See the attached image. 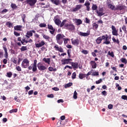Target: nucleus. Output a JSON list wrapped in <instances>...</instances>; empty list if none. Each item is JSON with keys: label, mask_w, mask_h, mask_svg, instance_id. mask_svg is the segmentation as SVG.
I'll return each instance as SVG.
<instances>
[{"label": "nucleus", "mask_w": 127, "mask_h": 127, "mask_svg": "<svg viewBox=\"0 0 127 127\" xmlns=\"http://www.w3.org/2000/svg\"><path fill=\"white\" fill-rule=\"evenodd\" d=\"M29 60L27 59H24L22 62L21 66L23 68H28L29 70H32L33 72H36L37 71V60L34 61L33 64L29 66Z\"/></svg>", "instance_id": "1"}, {"label": "nucleus", "mask_w": 127, "mask_h": 127, "mask_svg": "<svg viewBox=\"0 0 127 127\" xmlns=\"http://www.w3.org/2000/svg\"><path fill=\"white\" fill-rule=\"evenodd\" d=\"M103 40H105L103 43V44H106V45L111 44V41L109 40V36L108 34H106V35H103L102 36L98 37L96 40V42L97 44H101Z\"/></svg>", "instance_id": "2"}, {"label": "nucleus", "mask_w": 127, "mask_h": 127, "mask_svg": "<svg viewBox=\"0 0 127 127\" xmlns=\"http://www.w3.org/2000/svg\"><path fill=\"white\" fill-rule=\"evenodd\" d=\"M107 6H108L109 8H110V9H112V10H120V11H123L124 10H126V8H127V7L125 5H116V7L112 4L111 3H110L109 2L107 3Z\"/></svg>", "instance_id": "3"}, {"label": "nucleus", "mask_w": 127, "mask_h": 127, "mask_svg": "<svg viewBox=\"0 0 127 127\" xmlns=\"http://www.w3.org/2000/svg\"><path fill=\"white\" fill-rule=\"evenodd\" d=\"M65 36L64 35L62 34H58L56 36V39L57 40V42L59 45H62L63 44V39Z\"/></svg>", "instance_id": "4"}, {"label": "nucleus", "mask_w": 127, "mask_h": 127, "mask_svg": "<svg viewBox=\"0 0 127 127\" xmlns=\"http://www.w3.org/2000/svg\"><path fill=\"white\" fill-rule=\"evenodd\" d=\"M64 27L69 31H73L75 30V25L72 23H66L64 25Z\"/></svg>", "instance_id": "5"}, {"label": "nucleus", "mask_w": 127, "mask_h": 127, "mask_svg": "<svg viewBox=\"0 0 127 127\" xmlns=\"http://www.w3.org/2000/svg\"><path fill=\"white\" fill-rule=\"evenodd\" d=\"M25 2L30 6H34L37 2V0H26Z\"/></svg>", "instance_id": "6"}, {"label": "nucleus", "mask_w": 127, "mask_h": 127, "mask_svg": "<svg viewBox=\"0 0 127 127\" xmlns=\"http://www.w3.org/2000/svg\"><path fill=\"white\" fill-rule=\"evenodd\" d=\"M37 67L40 71H44V70H46L47 69L46 66L42 65V63H39L37 64Z\"/></svg>", "instance_id": "7"}, {"label": "nucleus", "mask_w": 127, "mask_h": 127, "mask_svg": "<svg viewBox=\"0 0 127 127\" xmlns=\"http://www.w3.org/2000/svg\"><path fill=\"white\" fill-rule=\"evenodd\" d=\"M73 60L72 59H64L63 60H62V63L63 65H65L67 64H71V62L70 61H72Z\"/></svg>", "instance_id": "8"}, {"label": "nucleus", "mask_w": 127, "mask_h": 127, "mask_svg": "<svg viewBox=\"0 0 127 127\" xmlns=\"http://www.w3.org/2000/svg\"><path fill=\"white\" fill-rule=\"evenodd\" d=\"M48 29L51 30L50 31V33H51V34L55 36V34H54V33L55 32V29L54 28H53V26H52V25L48 24Z\"/></svg>", "instance_id": "9"}, {"label": "nucleus", "mask_w": 127, "mask_h": 127, "mask_svg": "<svg viewBox=\"0 0 127 127\" xmlns=\"http://www.w3.org/2000/svg\"><path fill=\"white\" fill-rule=\"evenodd\" d=\"M91 34V31L88 30L86 33H83L82 32H80L79 33V35H80V36H84V37H87L89 36Z\"/></svg>", "instance_id": "10"}, {"label": "nucleus", "mask_w": 127, "mask_h": 127, "mask_svg": "<svg viewBox=\"0 0 127 127\" xmlns=\"http://www.w3.org/2000/svg\"><path fill=\"white\" fill-rule=\"evenodd\" d=\"M35 45L36 48H40V47H42V46L45 45V42L43 40H42L39 43H35Z\"/></svg>", "instance_id": "11"}, {"label": "nucleus", "mask_w": 127, "mask_h": 127, "mask_svg": "<svg viewBox=\"0 0 127 127\" xmlns=\"http://www.w3.org/2000/svg\"><path fill=\"white\" fill-rule=\"evenodd\" d=\"M111 28L112 29V34L113 35H114L115 36H118V30H117V28H116V27L114 25H112L111 26Z\"/></svg>", "instance_id": "12"}, {"label": "nucleus", "mask_w": 127, "mask_h": 127, "mask_svg": "<svg viewBox=\"0 0 127 127\" xmlns=\"http://www.w3.org/2000/svg\"><path fill=\"white\" fill-rule=\"evenodd\" d=\"M54 48L56 50V51H59V52H61V53H63L64 52V50H63V48L62 47H59L58 45H56Z\"/></svg>", "instance_id": "13"}, {"label": "nucleus", "mask_w": 127, "mask_h": 127, "mask_svg": "<svg viewBox=\"0 0 127 127\" xmlns=\"http://www.w3.org/2000/svg\"><path fill=\"white\" fill-rule=\"evenodd\" d=\"M3 49L4 51V57H5L6 59H7L8 58V53L7 52V48H6V47L4 46H3Z\"/></svg>", "instance_id": "14"}, {"label": "nucleus", "mask_w": 127, "mask_h": 127, "mask_svg": "<svg viewBox=\"0 0 127 127\" xmlns=\"http://www.w3.org/2000/svg\"><path fill=\"white\" fill-rule=\"evenodd\" d=\"M71 43L73 45H79L80 43L79 39H76L74 40V39L72 38L71 39Z\"/></svg>", "instance_id": "15"}, {"label": "nucleus", "mask_w": 127, "mask_h": 127, "mask_svg": "<svg viewBox=\"0 0 127 127\" xmlns=\"http://www.w3.org/2000/svg\"><path fill=\"white\" fill-rule=\"evenodd\" d=\"M89 64H90L93 69H96L97 68V63L95 61H91Z\"/></svg>", "instance_id": "16"}, {"label": "nucleus", "mask_w": 127, "mask_h": 127, "mask_svg": "<svg viewBox=\"0 0 127 127\" xmlns=\"http://www.w3.org/2000/svg\"><path fill=\"white\" fill-rule=\"evenodd\" d=\"M82 5L81 4H77L76 5L75 8H73L72 9V10H71V11H78V10H79V9H81V8H82Z\"/></svg>", "instance_id": "17"}, {"label": "nucleus", "mask_w": 127, "mask_h": 127, "mask_svg": "<svg viewBox=\"0 0 127 127\" xmlns=\"http://www.w3.org/2000/svg\"><path fill=\"white\" fill-rule=\"evenodd\" d=\"M74 21L75 23H76V25L77 26L80 25V24H82V23H83V21L80 19L75 18Z\"/></svg>", "instance_id": "18"}, {"label": "nucleus", "mask_w": 127, "mask_h": 127, "mask_svg": "<svg viewBox=\"0 0 127 127\" xmlns=\"http://www.w3.org/2000/svg\"><path fill=\"white\" fill-rule=\"evenodd\" d=\"M90 4H91V3L89 1H86L84 3V5H85V6L86 7V10H87V11H90Z\"/></svg>", "instance_id": "19"}, {"label": "nucleus", "mask_w": 127, "mask_h": 127, "mask_svg": "<svg viewBox=\"0 0 127 127\" xmlns=\"http://www.w3.org/2000/svg\"><path fill=\"white\" fill-rule=\"evenodd\" d=\"M36 31L34 30H30V31H28L26 32L27 35H29V36H33V33H35Z\"/></svg>", "instance_id": "20"}, {"label": "nucleus", "mask_w": 127, "mask_h": 127, "mask_svg": "<svg viewBox=\"0 0 127 127\" xmlns=\"http://www.w3.org/2000/svg\"><path fill=\"white\" fill-rule=\"evenodd\" d=\"M70 64L73 67V69H77L78 66V63H74V62H71Z\"/></svg>", "instance_id": "21"}, {"label": "nucleus", "mask_w": 127, "mask_h": 127, "mask_svg": "<svg viewBox=\"0 0 127 127\" xmlns=\"http://www.w3.org/2000/svg\"><path fill=\"white\" fill-rule=\"evenodd\" d=\"M15 30H17L18 31H21L22 30V26L21 25H17L14 27Z\"/></svg>", "instance_id": "22"}, {"label": "nucleus", "mask_w": 127, "mask_h": 127, "mask_svg": "<svg viewBox=\"0 0 127 127\" xmlns=\"http://www.w3.org/2000/svg\"><path fill=\"white\" fill-rule=\"evenodd\" d=\"M96 53H100V51L98 50H94V52L91 53V55L93 57H97V54Z\"/></svg>", "instance_id": "23"}, {"label": "nucleus", "mask_w": 127, "mask_h": 127, "mask_svg": "<svg viewBox=\"0 0 127 127\" xmlns=\"http://www.w3.org/2000/svg\"><path fill=\"white\" fill-rule=\"evenodd\" d=\"M43 61L44 62H45V63H47V64H50V58H44V59H43Z\"/></svg>", "instance_id": "24"}, {"label": "nucleus", "mask_w": 127, "mask_h": 127, "mask_svg": "<svg viewBox=\"0 0 127 127\" xmlns=\"http://www.w3.org/2000/svg\"><path fill=\"white\" fill-rule=\"evenodd\" d=\"M98 28H99V25H98L96 23H94L93 25V30H98Z\"/></svg>", "instance_id": "25"}, {"label": "nucleus", "mask_w": 127, "mask_h": 127, "mask_svg": "<svg viewBox=\"0 0 127 127\" xmlns=\"http://www.w3.org/2000/svg\"><path fill=\"white\" fill-rule=\"evenodd\" d=\"M54 22L57 25H60L61 24V20L58 18L55 19Z\"/></svg>", "instance_id": "26"}, {"label": "nucleus", "mask_w": 127, "mask_h": 127, "mask_svg": "<svg viewBox=\"0 0 127 127\" xmlns=\"http://www.w3.org/2000/svg\"><path fill=\"white\" fill-rule=\"evenodd\" d=\"M27 39L25 37V36H23L22 38V45H25V43H27Z\"/></svg>", "instance_id": "27"}, {"label": "nucleus", "mask_w": 127, "mask_h": 127, "mask_svg": "<svg viewBox=\"0 0 127 127\" xmlns=\"http://www.w3.org/2000/svg\"><path fill=\"white\" fill-rule=\"evenodd\" d=\"M17 40H18V41H20L21 42V43L20 42H17V45L20 46V47L21 46V44H22V39L21 40V37H18Z\"/></svg>", "instance_id": "28"}, {"label": "nucleus", "mask_w": 127, "mask_h": 127, "mask_svg": "<svg viewBox=\"0 0 127 127\" xmlns=\"http://www.w3.org/2000/svg\"><path fill=\"white\" fill-rule=\"evenodd\" d=\"M112 40L114 43H117V44H120V40L119 39H116L115 37H112Z\"/></svg>", "instance_id": "29"}, {"label": "nucleus", "mask_w": 127, "mask_h": 127, "mask_svg": "<svg viewBox=\"0 0 127 127\" xmlns=\"http://www.w3.org/2000/svg\"><path fill=\"white\" fill-rule=\"evenodd\" d=\"M87 75L85 74L84 73H79V79H83V78H86Z\"/></svg>", "instance_id": "30"}, {"label": "nucleus", "mask_w": 127, "mask_h": 127, "mask_svg": "<svg viewBox=\"0 0 127 127\" xmlns=\"http://www.w3.org/2000/svg\"><path fill=\"white\" fill-rule=\"evenodd\" d=\"M42 36H43L44 39H46L47 40H50V37L47 36L44 34H42Z\"/></svg>", "instance_id": "31"}, {"label": "nucleus", "mask_w": 127, "mask_h": 127, "mask_svg": "<svg viewBox=\"0 0 127 127\" xmlns=\"http://www.w3.org/2000/svg\"><path fill=\"white\" fill-rule=\"evenodd\" d=\"M66 22H67V20L64 19L63 20L62 22L60 25V27H63V26L65 27V24H66Z\"/></svg>", "instance_id": "32"}, {"label": "nucleus", "mask_w": 127, "mask_h": 127, "mask_svg": "<svg viewBox=\"0 0 127 127\" xmlns=\"http://www.w3.org/2000/svg\"><path fill=\"white\" fill-rule=\"evenodd\" d=\"M10 6L12 9H16V8H17V6L15 3H11Z\"/></svg>", "instance_id": "33"}, {"label": "nucleus", "mask_w": 127, "mask_h": 127, "mask_svg": "<svg viewBox=\"0 0 127 127\" xmlns=\"http://www.w3.org/2000/svg\"><path fill=\"white\" fill-rule=\"evenodd\" d=\"M120 60L122 63H124V64H127V59L122 58H121V59Z\"/></svg>", "instance_id": "34"}, {"label": "nucleus", "mask_w": 127, "mask_h": 127, "mask_svg": "<svg viewBox=\"0 0 127 127\" xmlns=\"http://www.w3.org/2000/svg\"><path fill=\"white\" fill-rule=\"evenodd\" d=\"M20 50L21 52H23V51H26L27 50V47L26 46H22L20 48Z\"/></svg>", "instance_id": "35"}, {"label": "nucleus", "mask_w": 127, "mask_h": 127, "mask_svg": "<svg viewBox=\"0 0 127 127\" xmlns=\"http://www.w3.org/2000/svg\"><path fill=\"white\" fill-rule=\"evenodd\" d=\"M6 76V77H8V78H11V76H12V72H11V71L7 72Z\"/></svg>", "instance_id": "36"}, {"label": "nucleus", "mask_w": 127, "mask_h": 127, "mask_svg": "<svg viewBox=\"0 0 127 127\" xmlns=\"http://www.w3.org/2000/svg\"><path fill=\"white\" fill-rule=\"evenodd\" d=\"M92 10H97L98 9V6L96 4H93L92 6Z\"/></svg>", "instance_id": "37"}, {"label": "nucleus", "mask_w": 127, "mask_h": 127, "mask_svg": "<svg viewBox=\"0 0 127 127\" xmlns=\"http://www.w3.org/2000/svg\"><path fill=\"white\" fill-rule=\"evenodd\" d=\"M96 13L98 14V16H102V15H104V14H105V13L103 12H100L98 10L96 11Z\"/></svg>", "instance_id": "38"}, {"label": "nucleus", "mask_w": 127, "mask_h": 127, "mask_svg": "<svg viewBox=\"0 0 127 127\" xmlns=\"http://www.w3.org/2000/svg\"><path fill=\"white\" fill-rule=\"evenodd\" d=\"M63 41L64 44H67L68 43V41H70V39L64 38Z\"/></svg>", "instance_id": "39"}, {"label": "nucleus", "mask_w": 127, "mask_h": 127, "mask_svg": "<svg viewBox=\"0 0 127 127\" xmlns=\"http://www.w3.org/2000/svg\"><path fill=\"white\" fill-rule=\"evenodd\" d=\"M72 85H73V83L72 82H69L65 85L64 88H69V87H71Z\"/></svg>", "instance_id": "40"}, {"label": "nucleus", "mask_w": 127, "mask_h": 127, "mask_svg": "<svg viewBox=\"0 0 127 127\" xmlns=\"http://www.w3.org/2000/svg\"><path fill=\"white\" fill-rule=\"evenodd\" d=\"M67 54L68 56V58L70 59L71 58V50L69 49L67 51Z\"/></svg>", "instance_id": "41"}, {"label": "nucleus", "mask_w": 127, "mask_h": 127, "mask_svg": "<svg viewBox=\"0 0 127 127\" xmlns=\"http://www.w3.org/2000/svg\"><path fill=\"white\" fill-rule=\"evenodd\" d=\"M6 25H7L9 28L12 27V23H11L10 22H7L6 23Z\"/></svg>", "instance_id": "42"}, {"label": "nucleus", "mask_w": 127, "mask_h": 127, "mask_svg": "<svg viewBox=\"0 0 127 127\" xmlns=\"http://www.w3.org/2000/svg\"><path fill=\"white\" fill-rule=\"evenodd\" d=\"M54 3L56 4V5H59L60 4V0H55L54 1Z\"/></svg>", "instance_id": "43"}, {"label": "nucleus", "mask_w": 127, "mask_h": 127, "mask_svg": "<svg viewBox=\"0 0 127 127\" xmlns=\"http://www.w3.org/2000/svg\"><path fill=\"white\" fill-rule=\"evenodd\" d=\"M21 18L22 19L23 22H25V18H26V15H25V14H23V15H22Z\"/></svg>", "instance_id": "44"}, {"label": "nucleus", "mask_w": 127, "mask_h": 127, "mask_svg": "<svg viewBox=\"0 0 127 127\" xmlns=\"http://www.w3.org/2000/svg\"><path fill=\"white\" fill-rule=\"evenodd\" d=\"M10 114H12V113H17V109H12L9 111Z\"/></svg>", "instance_id": "45"}, {"label": "nucleus", "mask_w": 127, "mask_h": 127, "mask_svg": "<svg viewBox=\"0 0 127 127\" xmlns=\"http://www.w3.org/2000/svg\"><path fill=\"white\" fill-rule=\"evenodd\" d=\"M122 29L123 30V31L125 33H127V26H126V25H123L122 26Z\"/></svg>", "instance_id": "46"}, {"label": "nucleus", "mask_w": 127, "mask_h": 127, "mask_svg": "<svg viewBox=\"0 0 127 127\" xmlns=\"http://www.w3.org/2000/svg\"><path fill=\"white\" fill-rule=\"evenodd\" d=\"M108 55H110V56L113 58L115 57V55L114 54L113 52H108Z\"/></svg>", "instance_id": "47"}, {"label": "nucleus", "mask_w": 127, "mask_h": 127, "mask_svg": "<svg viewBox=\"0 0 127 127\" xmlns=\"http://www.w3.org/2000/svg\"><path fill=\"white\" fill-rule=\"evenodd\" d=\"M76 76H77L76 72H74L73 73H72V74L71 75L72 79H76Z\"/></svg>", "instance_id": "48"}, {"label": "nucleus", "mask_w": 127, "mask_h": 127, "mask_svg": "<svg viewBox=\"0 0 127 127\" xmlns=\"http://www.w3.org/2000/svg\"><path fill=\"white\" fill-rule=\"evenodd\" d=\"M40 27H46V24L45 23H41L39 24Z\"/></svg>", "instance_id": "49"}, {"label": "nucleus", "mask_w": 127, "mask_h": 127, "mask_svg": "<svg viewBox=\"0 0 127 127\" xmlns=\"http://www.w3.org/2000/svg\"><path fill=\"white\" fill-rule=\"evenodd\" d=\"M77 95H78V93H77V91H75L73 94V98L76 99H77Z\"/></svg>", "instance_id": "50"}, {"label": "nucleus", "mask_w": 127, "mask_h": 127, "mask_svg": "<svg viewBox=\"0 0 127 127\" xmlns=\"http://www.w3.org/2000/svg\"><path fill=\"white\" fill-rule=\"evenodd\" d=\"M91 75L92 76H99V72L94 71Z\"/></svg>", "instance_id": "51"}, {"label": "nucleus", "mask_w": 127, "mask_h": 127, "mask_svg": "<svg viewBox=\"0 0 127 127\" xmlns=\"http://www.w3.org/2000/svg\"><path fill=\"white\" fill-rule=\"evenodd\" d=\"M82 53H83V54L87 55L89 53V51L86 50H82Z\"/></svg>", "instance_id": "52"}, {"label": "nucleus", "mask_w": 127, "mask_h": 127, "mask_svg": "<svg viewBox=\"0 0 127 127\" xmlns=\"http://www.w3.org/2000/svg\"><path fill=\"white\" fill-rule=\"evenodd\" d=\"M16 70L19 71V72L21 71V67L19 66H17L16 67Z\"/></svg>", "instance_id": "53"}, {"label": "nucleus", "mask_w": 127, "mask_h": 127, "mask_svg": "<svg viewBox=\"0 0 127 127\" xmlns=\"http://www.w3.org/2000/svg\"><path fill=\"white\" fill-rule=\"evenodd\" d=\"M7 11H8V10H7V9H4L1 11V13L3 14V13L7 12Z\"/></svg>", "instance_id": "54"}, {"label": "nucleus", "mask_w": 127, "mask_h": 127, "mask_svg": "<svg viewBox=\"0 0 127 127\" xmlns=\"http://www.w3.org/2000/svg\"><path fill=\"white\" fill-rule=\"evenodd\" d=\"M103 82V79L100 78L99 80L96 81V84H100Z\"/></svg>", "instance_id": "55"}, {"label": "nucleus", "mask_w": 127, "mask_h": 127, "mask_svg": "<svg viewBox=\"0 0 127 127\" xmlns=\"http://www.w3.org/2000/svg\"><path fill=\"white\" fill-rule=\"evenodd\" d=\"M14 34L15 35V36H20V33L17 32H14Z\"/></svg>", "instance_id": "56"}, {"label": "nucleus", "mask_w": 127, "mask_h": 127, "mask_svg": "<svg viewBox=\"0 0 127 127\" xmlns=\"http://www.w3.org/2000/svg\"><path fill=\"white\" fill-rule=\"evenodd\" d=\"M94 70H93L92 69L90 71H89L87 74H86V75L87 76V77H88V76H90V75H91V73H93Z\"/></svg>", "instance_id": "57"}, {"label": "nucleus", "mask_w": 127, "mask_h": 127, "mask_svg": "<svg viewBox=\"0 0 127 127\" xmlns=\"http://www.w3.org/2000/svg\"><path fill=\"white\" fill-rule=\"evenodd\" d=\"M102 95H103V96L106 97V96H107V91H106V90H104L102 92Z\"/></svg>", "instance_id": "58"}, {"label": "nucleus", "mask_w": 127, "mask_h": 127, "mask_svg": "<svg viewBox=\"0 0 127 127\" xmlns=\"http://www.w3.org/2000/svg\"><path fill=\"white\" fill-rule=\"evenodd\" d=\"M90 22L91 21H90V19H88V18H85V22H86V23L90 24Z\"/></svg>", "instance_id": "59"}, {"label": "nucleus", "mask_w": 127, "mask_h": 127, "mask_svg": "<svg viewBox=\"0 0 127 127\" xmlns=\"http://www.w3.org/2000/svg\"><path fill=\"white\" fill-rule=\"evenodd\" d=\"M3 57V52L0 51V59L2 58Z\"/></svg>", "instance_id": "60"}, {"label": "nucleus", "mask_w": 127, "mask_h": 127, "mask_svg": "<svg viewBox=\"0 0 127 127\" xmlns=\"http://www.w3.org/2000/svg\"><path fill=\"white\" fill-rule=\"evenodd\" d=\"M113 105H112V104H109V105H108V109H109V110H112V109H113Z\"/></svg>", "instance_id": "61"}, {"label": "nucleus", "mask_w": 127, "mask_h": 127, "mask_svg": "<svg viewBox=\"0 0 127 127\" xmlns=\"http://www.w3.org/2000/svg\"><path fill=\"white\" fill-rule=\"evenodd\" d=\"M47 97L48 98H54V95L53 94H49Z\"/></svg>", "instance_id": "62"}, {"label": "nucleus", "mask_w": 127, "mask_h": 127, "mask_svg": "<svg viewBox=\"0 0 127 127\" xmlns=\"http://www.w3.org/2000/svg\"><path fill=\"white\" fill-rule=\"evenodd\" d=\"M121 98L123 100H126V99L127 98V95H122Z\"/></svg>", "instance_id": "63"}, {"label": "nucleus", "mask_w": 127, "mask_h": 127, "mask_svg": "<svg viewBox=\"0 0 127 127\" xmlns=\"http://www.w3.org/2000/svg\"><path fill=\"white\" fill-rule=\"evenodd\" d=\"M34 36H35V37H36V38H39L40 35H38V34H37L36 33H34Z\"/></svg>", "instance_id": "64"}]
</instances>
